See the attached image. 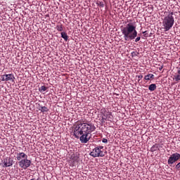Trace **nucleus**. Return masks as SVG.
<instances>
[{"mask_svg":"<svg viewBox=\"0 0 180 180\" xmlns=\"http://www.w3.org/2000/svg\"><path fill=\"white\" fill-rule=\"evenodd\" d=\"M95 125L92 123L77 124L74 128V136L76 139L80 136L81 143H86L91 139L92 131H95Z\"/></svg>","mask_w":180,"mask_h":180,"instance_id":"obj_1","label":"nucleus"},{"mask_svg":"<svg viewBox=\"0 0 180 180\" xmlns=\"http://www.w3.org/2000/svg\"><path fill=\"white\" fill-rule=\"evenodd\" d=\"M121 32L124 36L125 41L129 40H134L137 37V30H136V25L133 23L129 22L125 27H124Z\"/></svg>","mask_w":180,"mask_h":180,"instance_id":"obj_2","label":"nucleus"},{"mask_svg":"<svg viewBox=\"0 0 180 180\" xmlns=\"http://www.w3.org/2000/svg\"><path fill=\"white\" fill-rule=\"evenodd\" d=\"M175 23V19L174 18V12H170L166 15L162 21V26L165 32H168Z\"/></svg>","mask_w":180,"mask_h":180,"instance_id":"obj_3","label":"nucleus"},{"mask_svg":"<svg viewBox=\"0 0 180 180\" xmlns=\"http://www.w3.org/2000/svg\"><path fill=\"white\" fill-rule=\"evenodd\" d=\"M103 146H97L90 153V155L94 157V158L96 157H105V154H103Z\"/></svg>","mask_w":180,"mask_h":180,"instance_id":"obj_4","label":"nucleus"},{"mask_svg":"<svg viewBox=\"0 0 180 180\" xmlns=\"http://www.w3.org/2000/svg\"><path fill=\"white\" fill-rule=\"evenodd\" d=\"M180 160V154L178 153H174L169 157V159L167 160V164L171 167L172 164H174V162H176V161H179Z\"/></svg>","mask_w":180,"mask_h":180,"instance_id":"obj_5","label":"nucleus"},{"mask_svg":"<svg viewBox=\"0 0 180 180\" xmlns=\"http://www.w3.org/2000/svg\"><path fill=\"white\" fill-rule=\"evenodd\" d=\"M18 164L20 168H23V169H26L27 168H29L30 165H32V160H28L27 158H25L18 162Z\"/></svg>","mask_w":180,"mask_h":180,"instance_id":"obj_6","label":"nucleus"},{"mask_svg":"<svg viewBox=\"0 0 180 180\" xmlns=\"http://www.w3.org/2000/svg\"><path fill=\"white\" fill-rule=\"evenodd\" d=\"M105 120H108V122H112L113 120V115L110 112H105L101 117L102 123H105Z\"/></svg>","mask_w":180,"mask_h":180,"instance_id":"obj_7","label":"nucleus"},{"mask_svg":"<svg viewBox=\"0 0 180 180\" xmlns=\"http://www.w3.org/2000/svg\"><path fill=\"white\" fill-rule=\"evenodd\" d=\"M26 158H27V155L23 152L18 153L16 155L17 161L20 162L22 160H25Z\"/></svg>","mask_w":180,"mask_h":180,"instance_id":"obj_8","label":"nucleus"},{"mask_svg":"<svg viewBox=\"0 0 180 180\" xmlns=\"http://www.w3.org/2000/svg\"><path fill=\"white\" fill-rule=\"evenodd\" d=\"M11 165H13L12 163V160L11 159V158H7L5 160H4V167H11Z\"/></svg>","mask_w":180,"mask_h":180,"instance_id":"obj_9","label":"nucleus"},{"mask_svg":"<svg viewBox=\"0 0 180 180\" xmlns=\"http://www.w3.org/2000/svg\"><path fill=\"white\" fill-rule=\"evenodd\" d=\"M4 77H6V81H11L12 82L15 81V76L13 74L4 75Z\"/></svg>","mask_w":180,"mask_h":180,"instance_id":"obj_10","label":"nucleus"},{"mask_svg":"<svg viewBox=\"0 0 180 180\" xmlns=\"http://www.w3.org/2000/svg\"><path fill=\"white\" fill-rule=\"evenodd\" d=\"M154 79V75L153 74H148L144 77V79H146V81H150V79Z\"/></svg>","mask_w":180,"mask_h":180,"instance_id":"obj_11","label":"nucleus"},{"mask_svg":"<svg viewBox=\"0 0 180 180\" xmlns=\"http://www.w3.org/2000/svg\"><path fill=\"white\" fill-rule=\"evenodd\" d=\"M148 89L149 91H150V92H153V91L157 89V85L155 84H150L148 86Z\"/></svg>","mask_w":180,"mask_h":180,"instance_id":"obj_12","label":"nucleus"},{"mask_svg":"<svg viewBox=\"0 0 180 180\" xmlns=\"http://www.w3.org/2000/svg\"><path fill=\"white\" fill-rule=\"evenodd\" d=\"M60 34H61L62 39H64L65 41H68V34H67L65 32H62Z\"/></svg>","mask_w":180,"mask_h":180,"instance_id":"obj_13","label":"nucleus"},{"mask_svg":"<svg viewBox=\"0 0 180 180\" xmlns=\"http://www.w3.org/2000/svg\"><path fill=\"white\" fill-rule=\"evenodd\" d=\"M46 89H49V87H47L46 86H41V87L39 88V91L41 94H44V92H46Z\"/></svg>","mask_w":180,"mask_h":180,"instance_id":"obj_14","label":"nucleus"},{"mask_svg":"<svg viewBox=\"0 0 180 180\" xmlns=\"http://www.w3.org/2000/svg\"><path fill=\"white\" fill-rule=\"evenodd\" d=\"M174 79L176 81V82H179L180 81V74L177 73L175 75H174Z\"/></svg>","mask_w":180,"mask_h":180,"instance_id":"obj_15","label":"nucleus"},{"mask_svg":"<svg viewBox=\"0 0 180 180\" xmlns=\"http://www.w3.org/2000/svg\"><path fill=\"white\" fill-rule=\"evenodd\" d=\"M41 108H39V110L42 112L44 113V112H49V108L46 106H41Z\"/></svg>","mask_w":180,"mask_h":180,"instance_id":"obj_16","label":"nucleus"},{"mask_svg":"<svg viewBox=\"0 0 180 180\" xmlns=\"http://www.w3.org/2000/svg\"><path fill=\"white\" fill-rule=\"evenodd\" d=\"M157 150H158V144H155L153 145L151 148H150V151L152 153H154V151H157Z\"/></svg>","mask_w":180,"mask_h":180,"instance_id":"obj_17","label":"nucleus"},{"mask_svg":"<svg viewBox=\"0 0 180 180\" xmlns=\"http://www.w3.org/2000/svg\"><path fill=\"white\" fill-rule=\"evenodd\" d=\"M97 5H98V6H100L101 8L105 7V4L103 3V1H98Z\"/></svg>","mask_w":180,"mask_h":180,"instance_id":"obj_18","label":"nucleus"},{"mask_svg":"<svg viewBox=\"0 0 180 180\" xmlns=\"http://www.w3.org/2000/svg\"><path fill=\"white\" fill-rule=\"evenodd\" d=\"M56 30H57L58 32H63V25L60 24V25H57V26H56Z\"/></svg>","mask_w":180,"mask_h":180,"instance_id":"obj_19","label":"nucleus"},{"mask_svg":"<svg viewBox=\"0 0 180 180\" xmlns=\"http://www.w3.org/2000/svg\"><path fill=\"white\" fill-rule=\"evenodd\" d=\"M143 37H148V33H147V31L143 32Z\"/></svg>","mask_w":180,"mask_h":180,"instance_id":"obj_20","label":"nucleus"},{"mask_svg":"<svg viewBox=\"0 0 180 180\" xmlns=\"http://www.w3.org/2000/svg\"><path fill=\"white\" fill-rule=\"evenodd\" d=\"M141 37H137L136 39H135V42L137 43L138 41H140Z\"/></svg>","mask_w":180,"mask_h":180,"instance_id":"obj_21","label":"nucleus"},{"mask_svg":"<svg viewBox=\"0 0 180 180\" xmlns=\"http://www.w3.org/2000/svg\"><path fill=\"white\" fill-rule=\"evenodd\" d=\"M180 169V162H179L176 165V169Z\"/></svg>","mask_w":180,"mask_h":180,"instance_id":"obj_22","label":"nucleus"},{"mask_svg":"<svg viewBox=\"0 0 180 180\" xmlns=\"http://www.w3.org/2000/svg\"><path fill=\"white\" fill-rule=\"evenodd\" d=\"M2 81H6V77L5 75H4L2 76Z\"/></svg>","mask_w":180,"mask_h":180,"instance_id":"obj_23","label":"nucleus"},{"mask_svg":"<svg viewBox=\"0 0 180 180\" xmlns=\"http://www.w3.org/2000/svg\"><path fill=\"white\" fill-rule=\"evenodd\" d=\"M102 142L106 143H108V140L104 138V139H102Z\"/></svg>","mask_w":180,"mask_h":180,"instance_id":"obj_24","label":"nucleus"},{"mask_svg":"<svg viewBox=\"0 0 180 180\" xmlns=\"http://www.w3.org/2000/svg\"><path fill=\"white\" fill-rule=\"evenodd\" d=\"M138 78H139V79H142L143 75H139V76H138Z\"/></svg>","mask_w":180,"mask_h":180,"instance_id":"obj_25","label":"nucleus"},{"mask_svg":"<svg viewBox=\"0 0 180 180\" xmlns=\"http://www.w3.org/2000/svg\"><path fill=\"white\" fill-rule=\"evenodd\" d=\"M177 74H180V68H177Z\"/></svg>","mask_w":180,"mask_h":180,"instance_id":"obj_26","label":"nucleus"},{"mask_svg":"<svg viewBox=\"0 0 180 180\" xmlns=\"http://www.w3.org/2000/svg\"><path fill=\"white\" fill-rule=\"evenodd\" d=\"M162 68H163L162 66L160 67V68H159V70H160V71H162Z\"/></svg>","mask_w":180,"mask_h":180,"instance_id":"obj_27","label":"nucleus"}]
</instances>
